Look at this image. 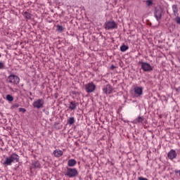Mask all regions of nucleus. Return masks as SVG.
I'll use <instances>...</instances> for the list:
<instances>
[{
  "label": "nucleus",
  "mask_w": 180,
  "mask_h": 180,
  "mask_svg": "<svg viewBox=\"0 0 180 180\" xmlns=\"http://www.w3.org/2000/svg\"><path fill=\"white\" fill-rule=\"evenodd\" d=\"M1 53H0V58H1Z\"/></svg>",
  "instance_id": "30"
},
{
  "label": "nucleus",
  "mask_w": 180,
  "mask_h": 180,
  "mask_svg": "<svg viewBox=\"0 0 180 180\" xmlns=\"http://www.w3.org/2000/svg\"><path fill=\"white\" fill-rule=\"evenodd\" d=\"M175 22L177 25H180V17H177L175 18Z\"/></svg>",
  "instance_id": "22"
},
{
  "label": "nucleus",
  "mask_w": 180,
  "mask_h": 180,
  "mask_svg": "<svg viewBox=\"0 0 180 180\" xmlns=\"http://www.w3.org/2000/svg\"><path fill=\"white\" fill-rule=\"evenodd\" d=\"M129 49L128 46H126L124 44L120 46V50L122 53H124V51H127V49Z\"/></svg>",
  "instance_id": "16"
},
{
  "label": "nucleus",
  "mask_w": 180,
  "mask_h": 180,
  "mask_svg": "<svg viewBox=\"0 0 180 180\" xmlns=\"http://www.w3.org/2000/svg\"><path fill=\"white\" fill-rule=\"evenodd\" d=\"M5 68V62L0 61V70Z\"/></svg>",
  "instance_id": "20"
},
{
  "label": "nucleus",
  "mask_w": 180,
  "mask_h": 180,
  "mask_svg": "<svg viewBox=\"0 0 180 180\" xmlns=\"http://www.w3.org/2000/svg\"><path fill=\"white\" fill-rule=\"evenodd\" d=\"M103 92L105 94V95H110V94L113 92V86L110 84H106L103 88Z\"/></svg>",
  "instance_id": "8"
},
{
  "label": "nucleus",
  "mask_w": 180,
  "mask_h": 180,
  "mask_svg": "<svg viewBox=\"0 0 180 180\" xmlns=\"http://www.w3.org/2000/svg\"><path fill=\"white\" fill-rule=\"evenodd\" d=\"M13 162H19V156L16 153H13L11 156L6 158L3 165H4V167L11 166Z\"/></svg>",
  "instance_id": "1"
},
{
  "label": "nucleus",
  "mask_w": 180,
  "mask_h": 180,
  "mask_svg": "<svg viewBox=\"0 0 180 180\" xmlns=\"http://www.w3.org/2000/svg\"><path fill=\"white\" fill-rule=\"evenodd\" d=\"M68 124H70L71 126V125L74 124V123H75V120L72 117H70L68 120Z\"/></svg>",
  "instance_id": "17"
},
{
  "label": "nucleus",
  "mask_w": 180,
  "mask_h": 180,
  "mask_svg": "<svg viewBox=\"0 0 180 180\" xmlns=\"http://www.w3.org/2000/svg\"><path fill=\"white\" fill-rule=\"evenodd\" d=\"M144 122V117H138L134 120V123L137 124V123H143Z\"/></svg>",
  "instance_id": "14"
},
{
  "label": "nucleus",
  "mask_w": 180,
  "mask_h": 180,
  "mask_svg": "<svg viewBox=\"0 0 180 180\" xmlns=\"http://www.w3.org/2000/svg\"><path fill=\"white\" fill-rule=\"evenodd\" d=\"M167 157L169 160H174V158H176V152L175 150L172 149L167 154Z\"/></svg>",
  "instance_id": "10"
},
{
  "label": "nucleus",
  "mask_w": 180,
  "mask_h": 180,
  "mask_svg": "<svg viewBox=\"0 0 180 180\" xmlns=\"http://www.w3.org/2000/svg\"><path fill=\"white\" fill-rule=\"evenodd\" d=\"M65 175L69 178H74L78 175V170L75 168H67Z\"/></svg>",
  "instance_id": "4"
},
{
  "label": "nucleus",
  "mask_w": 180,
  "mask_h": 180,
  "mask_svg": "<svg viewBox=\"0 0 180 180\" xmlns=\"http://www.w3.org/2000/svg\"><path fill=\"white\" fill-rule=\"evenodd\" d=\"M32 106L34 109H43L44 108V100L43 98H39L34 101Z\"/></svg>",
  "instance_id": "2"
},
{
  "label": "nucleus",
  "mask_w": 180,
  "mask_h": 180,
  "mask_svg": "<svg viewBox=\"0 0 180 180\" xmlns=\"http://www.w3.org/2000/svg\"><path fill=\"white\" fill-rule=\"evenodd\" d=\"M25 18H26L27 19H30V13L25 12Z\"/></svg>",
  "instance_id": "23"
},
{
  "label": "nucleus",
  "mask_w": 180,
  "mask_h": 180,
  "mask_svg": "<svg viewBox=\"0 0 180 180\" xmlns=\"http://www.w3.org/2000/svg\"><path fill=\"white\" fill-rule=\"evenodd\" d=\"M115 68H116V67H115V65H112L110 66V70H115Z\"/></svg>",
  "instance_id": "25"
},
{
  "label": "nucleus",
  "mask_w": 180,
  "mask_h": 180,
  "mask_svg": "<svg viewBox=\"0 0 180 180\" xmlns=\"http://www.w3.org/2000/svg\"><path fill=\"white\" fill-rule=\"evenodd\" d=\"M146 4L148 6H151V5H153V1L151 0H147Z\"/></svg>",
  "instance_id": "21"
},
{
  "label": "nucleus",
  "mask_w": 180,
  "mask_h": 180,
  "mask_svg": "<svg viewBox=\"0 0 180 180\" xmlns=\"http://www.w3.org/2000/svg\"><path fill=\"white\" fill-rule=\"evenodd\" d=\"M139 64H141V69L146 72H149L150 71H153V68L148 63L139 62Z\"/></svg>",
  "instance_id": "7"
},
{
  "label": "nucleus",
  "mask_w": 180,
  "mask_h": 180,
  "mask_svg": "<svg viewBox=\"0 0 180 180\" xmlns=\"http://www.w3.org/2000/svg\"><path fill=\"white\" fill-rule=\"evenodd\" d=\"M78 105V103H75L73 101L70 102L69 108L71 109V110H75V109H77V106Z\"/></svg>",
  "instance_id": "15"
},
{
  "label": "nucleus",
  "mask_w": 180,
  "mask_h": 180,
  "mask_svg": "<svg viewBox=\"0 0 180 180\" xmlns=\"http://www.w3.org/2000/svg\"><path fill=\"white\" fill-rule=\"evenodd\" d=\"M46 110H43V112H44Z\"/></svg>",
  "instance_id": "29"
},
{
  "label": "nucleus",
  "mask_w": 180,
  "mask_h": 180,
  "mask_svg": "<svg viewBox=\"0 0 180 180\" xmlns=\"http://www.w3.org/2000/svg\"><path fill=\"white\" fill-rule=\"evenodd\" d=\"M68 167H75L77 165V160L74 159H70L68 161Z\"/></svg>",
  "instance_id": "13"
},
{
  "label": "nucleus",
  "mask_w": 180,
  "mask_h": 180,
  "mask_svg": "<svg viewBox=\"0 0 180 180\" xmlns=\"http://www.w3.org/2000/svg\"><path fill=\"white\" fill-rule=\"evenodd\" d=\"M6 99L8 101V102L13 101V96H11L10 94H7L6 96Z\"/></svg>",
  "instance_id": "18"
},
{
  "label": "nucleus",
  "mask_w": 180,
  "mask_h": 180,
  "mask_svg": "<svg viewBox=\"0 0 180 180\" xmlns=\"http://www.w3.org/2000/svg\"><path fill=\"white\" fill-rule=\"evenodd\" d=\"M13 107H14V108H19V104H15V105H13Z\"/></svg>",
  "instance_id": "27"
},
{
  "label": "nucleus",
  "mask_w": 180,
  "mask_h": 180,
  "mask_svg": "<svg viewBox=\"0 0 180 180\" xmlns=\"http://www.w3.org/2000/svg\"><path fill=\"white\" fill-rule=\"evenodd\" d=\"M154 15L157 20H160V19H161V17L162 16V13H161V11L158 10L155 12Z\"/></svg>",
  "instance_id": "12"
},
{
  "label": "nucleus",
  "mask_w": 180,
  "mask_h": 180,
  "mask_svg": "<svg viewBox=\"0 0 180 180\" xmlns=\"http://www.w3.org/2000/svg\"><path fill=\"white\" fill-rule=\"evenodd\" d=\"M56 27L58 32H63V30H64V27H63L61 25H57Z\"/></svg>",
  "instance_id": "19"
},
{
  "label": "nucleus",
  "mask_w": 180,
  "mask_h": 180,
  "mask_svg": "<svg viewBox=\"0 0 180 180\" xmlns=\"http://www.w3.org/2000/svg\"><path fill=\"white\" fill-rule=\"evenodd\" d=\"M96 89V85L94 82H90L86 84V91L87 94H92Z\"/></svg>",
  "instance_id": "6"
},
{
  "label": "nucleus",
  "mask_w": 180,
  "mask_h": 180,
  "mask_svg": "<svg viewBox=\"0 0 180 180\" xmlns=\"http://www.w3.org/2000/svg\"><path fill=\"white\" fill-rule=\"evenodd\" d=\"M134 92L136 96H141L143 95V87H140V86L134 87Z\"/></svg>",
  "instance_id": "9"
},
{
  "label": "nucleus",
  "mask_w": 180,
  "mask_h": 180,
  "mask_svg": "<svg viewBox=\"0 0 180 180\" xmlns=\"http://www.w3.org/2000/svg\"><path fill=\"white\" fill-rule=\"evenodd\" d=\"M20 81V79H19V77L11 75L8 77L7 78V82H9V84H13L14 85H18Z\"/></svg>",
  "instance_id": "3"
},
{
  "label": "nucleus",
  "mask_w": 180,
  "mask_h": 180,
  "mask_svg": "<svg viewBox=\"0 0 180 180\" xmlns=\"http://www.w3.org/2000/svg\"><path fill=\"white\" fill-rule=\"evenodd\" d=\"M63 154V150L56 149L53 151V155L54 157H56V158H60Z\"/></svg>",
  "instance_id": "11"
},
{
  "label": "nucleus",
  "mask_w": 180,
  "mask_h": 180,
  "mask_svg": "<svg viewBox=\"0 0 180 180\" xmlns=\"http://www.w3.org/2000/svg\"><path fill=\"white\" fill-rule=\"evenodd\" d=\"M19 112H26V109H25V108H19Z\"/></svg>",
  "instance_id": "24"
},
{
  "label": "nucleus",
  "mask_w": 180,
  "mask_h": 180,
  "mask_svg": "<svg viewBox=\"0 0 180 180\" xmlns=\"http://www.w3.org/2000/svg\"><path fill=\"white\" fill-rule=\"evenodd\" d=\"M46 115H49V111H46Z\"/></svg>",
  "instance_id": "28"
},
{
  "label": "nucleus",
  "mask_w": 180,
  "mask_h": 180,
  "mask_svg": "<svg viewBox=\"0 0 180 180\" xmlns=\"http://www.w3.org/2000/svg\"><path fill=\"white\" fill-rule=\"evenodd\" d=\"M37 165H35V167H37V168H39V167H40V164H39V163H36Z\"/></svg>",
  "instance_id": "26"
},
{
  "label": "nucleus",
  "mask_w": 180,
  "mask_h": 180,
  "mask_svg": "<svg viewBox=\"0 0 180 180\" xmlns=\"http://www.w3.org/2000/svg\"><path fill=\"white\" fill-rule=\"evenodd\" d=\"M104 26L106 30H113V29H117V24H116L115 21H106Z\"/></svg>",
  "instance_id": "5"
}]
</instances>
